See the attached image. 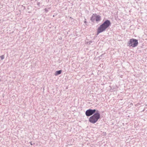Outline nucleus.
Here are the masks:
<instances>
[{
    "label": "nucleus",
    "instance_id": "nucleus-10",
    "mask_svg": "<svg viewBox=\"0 0 147 147\" xmlns=\"http://www.w3.org/2000/svg\"><path fill=\"white\" fill-rule=\"evenodd\" d=\"M86 19H85V21L84 22V23L85 24L87 23V22H86Z\"/></svg>",
    "mask_w": 147,
    "mask_h": 147
},
{
    "label": "nucleus",
    "instance_id": "nucleus-3",
    "mask_svg": "<svg viewBox=\"0 0 147 147\" xmlns=\"http://www.w3.org/2000/svg\"><path fill=\"white\" fill-rule=\"evenodd\" d=\"M138 44V40L134 38H131L127 42V45L129 47H135L137 46Z\"/></svg>",
    "mask_w": 147,
    "mask_h": 147
},
{
    "label": "nucleus",
    "instance_id": "nucleus-12",
    "mask_svg": "<svg viewBox=\"0 0 147 147\" xmlns=\"http://www.w3.org/2000/svg\"><path fill=\"white\" fill-rule=\"evenodd\" d=\"M40 3L39 2H38L37 3V5H39L40 4Z\"/></svg>",
    "mask_w": 147,
    "mask_h": 147
},
{
    "label": "nucleus",
    "instance_id": "nucleus-4",
    "mask_svg": "<svg viewBox=\"0 0 147 147\" xmlns=\"http://www.w3.org/2000/svg\"><path fill=\"white\" fill-rule=\"evenodd\" d=\"M96 111L95 109H90L86 111L85 114L87 116H90L93 115L96 113Z\"/></svg>",
    "mask_w": 147,
    "mask_h": 147
},
{
    "label": "nucleus",
    "instance_id": "nucleus-9",
    "mask_svg": "<svg viewBox=\"0 0 147 147\" xmlns=\"http://www.w3.org/2000/svg\"><path fill=\"white\" fill-rule=\"evenodd\" d=\"M0 57L1 60H3L4 59V56L3 55L1 56H0Z\"/></svg>",
    "mask_w": 147,
    "mask_h": 147
},
{
    "label": "nucleus",
    "instance_id": "nucleus-2",
    "mask_svg": "<svg viewBox=\"0 0 147 147\" xmlns=\"http://www.w3.org/2000/svg\"><path fill=\"white\" fill-rule=\"evenodd\" d=\"M100 118V112L97 110L95 113L90 117L89 121L91 123L94 124L98 121Z\"/></svg>",
    "mask_w": 147,
    "mask_h": 147
},
{
    "label": "nucleus",
    "instance_id": "nucleus-1",
    "mask_svg": "<svg viewBox=\"0 0 147 147\" xmlns=\"http://www.w3.org/2000/svg\"><path fill=\"white\" fill-rule=\"evenodd\" d=\"M111 24V23L110 20H106L98 28L97 35H98L100 33L105 31Z\"/></svg>",
    "mask_w": 147,
    "mask_h": 147
},
{
    "label": "nucleus",
    "instance_id": "nucleus-11",
    "mask_svg": "<svg viewBox=\"0 0 147 147\" xmlns=\"http://www.w3.org/2000/svg\"><path fill=\"white\" fill-rule=\"evenodd\" d=\"M30 143L31 145H33V144H32V142H30Z\"/></svg>",
    "mask_w": 147,
    "mask_h": 147
},
{
    "label": "nucleus",
    "instance_id": "nucleus-6",
    "mask_svg": "<svg viewBox=\"0 0 147 147\" xmlns=\"http://www.w3.org/2000/svg\"><path fill=\"white\" fill-rule=\"evenodd\" d=\"M96 15V14H93V15H92V16L91 17L90 20L92 22H93L95 20Z\"/></svg>",
    "mask_w": 147,
    "mask_h": 147
},
{
    "label": "nucleus",
    "instance_id": "nucleus-5",
    "mask_svg": "<svg viewBox=\"0 0 147 147\" xmlns=\"http://www.w3.org/2000/svg\"><path fill=\"white\" fill-rule=\"evenodd\" d=\"M95 20L97 22L100 21L101 20V16L99 15H96Z\"/></svg>",
    "mask_w": 147,
    "mask_h": 147
},
{
    "label": "nucleus",
    "instance_id": "nucleus-7",
    "mask_svg": "<svg viewBox=\"0 0 147 147\" xmlns=\"http://www.w3.org/2000/svg\"><path fill=\"white\" fill-rule=\"evenodd\" d=\"M62 72L61 70L56 71L55 73V75L57 76L60 74Z\"/></svg>",
    "mask_w": 147,
    "mask_h": 147
},
{
    "label": "nucleus",
    "instance_id": "nucleus-8",
    "mask_svg": "<svg viewBox=\"0 0 147 147\" xmlns=\"http://www.w3.org/2000/svg\"><path fill=\"white\" fill-rule=\"evenodd\" d=\"M49 8L48 9L45 8V12L47 13V12H48L49 11Z\"/></svg>",
    "mask_w": 147,
    "mask_h": 147
}]
</instances>
